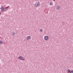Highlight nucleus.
<instances>
[{"label":"nucleus","instance_id":"39448f33","mask_svg":"<svg viewBox=\"0 0 73 73\" xmlns=\"http://www.w3.org/2000/svg\"><path fill=\"white\" fill-rule=\"evenodd\" d=\"M1 11H2L4 10V7H3V6L1 7Z\"/></svg>","mask_w":73,"mask_h":73},{"label":"nucleus","instance_id":"6e6552de","mask_svg":"<svg viewBox=\"0 0 73 73\" xmlns=\"http://www.w3.org/2000/svg\"><path fill=\"white\" fill-rule=\"evenodd\" d=\"M3 44V42H2V41L1 40H0V44L1 45H2Z\"/></svg>","mask_w":73,"mask_h":73},{"label":"nucleus","instance_id":"1a4fd4ad","mask_svg":"<svg viewBox=\"0 0 73 73\" xmlns=\"http://www.w3.org/2000/svg\"><path fill=\"white\" fill-rule=\"evenodd\" d=\"M8 8H9V6L5 8L4 9L5 11H6V10H7V9Z\"/></svg>","mask_w":73,"mask_h":73},{"label":"nucleus","instance_id":"f03ea898","mask_svg":"<svg viewBox=\"0 0 73 73\" xmlns=\"http://www.w3.org/2000/svg\"><path fill=\"white\" fill-rule=\"evenodd\" d=\"M19 58L20 59V60H25V58H24L21 56L19 57Z\"/></svg>","mask_w":73,"mask_h":73},{"label":"nucleus","instance_id":"ddd939ff","mask_svg":"<svg viewBox=\"0 0 73 73\" xmlns=\"http://www.w3.org/2000/svg\"><path fill=\"white\" fill-rule=\"evenodd\" d=\"M70 73H73V71H71Z\"/></svg>","mask_w":73,"mask_h":73},{"label":"nucleus","instance_id":"4468645a","mask_svg":"<svg viewBox=\"0 0 73 73\" xmlns=\"http://www.w3.org/2000/svg\"><path fill=\"white\" fill-rule=\"evenodd\" d=\"M0 15H1V13H0Z\"/></svg>","mask_w":73,"mask_h":73},{"label":"nucleus","instance_id":"f8f14e48","mask_svg":"<svg viewBox=\"0 0 73 73\" xmlns=\"http://www.w3.org/2000/svg\"><path fill=\"white\" fill-rule=\"evenodd\" d=\"M50 5H53V3L52 2H51L50 3Z\"/></svg>","mask_w":73,"mask_h":73},{"label":"nucleus","instance_id":"f257e3e1","mask_svg":"<svg viewBox=\"0 0 73 73\" xmlns=\"http://www.w3.org/2000/svg\"><path fill=\"white\" fill-rule=\"evenodd\" d=\"M35 6L36 7H38L40 5V3L38 2H36V3L35 4Z\"/></svg>","mask_w":73,"mask_h":73},{"label":"nucleus","instance_id":"20e7f679","mask_svg":"<svg viewBox=\"0 0 73 73\" xmlns=\"http://www.w3.org/2000/svg\"><path fill=\"white\" fill-rule=\"evenodd\" d=\"M49 39V37L47 36H46L44 37V40H48Z\"/></svg>","mask_w":73,"mask_h":73},{"label":"nucleus","instance_id":"7ed1b4c3","mask_svg":"<svg viewBox=\"0 0 73 73\" xmlns=\"http://www.w3.org/2000/svg\"><path fill=\"white\" fill-rule=\"evenodd\" d=\"M60 8V6L59 5H58L56 7V9L57 10H59Z\"/></svg>","mask_w":73,"mask_h":73},{"label":"nucleus","instance_id":"423d86ee","mask_svg":"<svg viewBox=\"0 0 73 73\" xmlns=\"http://www.w3.org/2000/svg\"><path fill=\"white\" fill-rule=\"evenodd\" d=\"M26 38L27 40H29V39H30L31 38V36H28Z\"/></svg>","mask_w":73,"mask_h":73},{"label":"nucleus","instance_id":"9d476101","mask_svg":"<svg viewBox=\"0 0 73 73\" xmlns=\"http://www.w3.org/2000/svg\"><path fill=\"white\" fill-rule=\"evenodd\" d=\"M16 34V33H15V32H13L12 33L13 36H15Z\"/></svg>","mask_w":73,"mask_h":73},{"label":"nucleus","instance_id":"9b49d317","mask_svg":"<svg viewBox=\"0 0 73 73\" xmlns=\"http://www.w3.org/2000/svg\"><path fill=\"white\" fill-rule=\"evenodd\" d=\"M40 32H41L43 31V30H42V29H40Z\"/></svg>","mask_w":73,"mask_h":73},{"label":"nucleus","instance_id":"0eeeda50","mask_svg":"<svg viewBox=\"0 0 73 73\" xmlns=\"http://www.w3.org/2000/svg\"><path fill=\"white\" fill-rule=\"evenodd\" d=\"M70 72V69H68V70H67V73H69Z\"/></svg>","mask_w":73,"mask_h":73}]
</instances>
